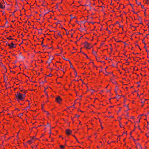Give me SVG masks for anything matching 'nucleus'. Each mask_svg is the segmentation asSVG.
Instances as JSON below:
<instances>
[{
	"instance_id": "53",
	"label": "nucleus",
	"mask_w": 149,
	"mask_h": 149,
	"mask_svg": "<svg viewBox=\"0 0 149 149\" xmlns=\"http://www.w3.org/2000/svg\"><path fill=\"white\" fill-rule=\"evenodd\" d=\"M74 105H73V106H72L71 107H74Z\"/></svg>"
},
{
	"instance_id": "5",
	"label": "nucleus",
	"mask_w": 149,
	"mask_h": 149,
	"mask_svg": "<svg viewBox=\"0 0 149 149\" xmlns=\"http://www.w3.org/2000/svg\"><path fill=\"white\" fill-rule=\"evenodd\" d=\"M84 47H86L87 48V47L89 45H90V44L88 43V42H86L84 43Z\"/></svg>"
},
{
	"instance_id": "19",
	"label": "nucleus",
	"mask_w": 149,
	"mask_h": 149,
	"mask_svg": "<svg viewBox=\"0 0 149 149\" xmlns=\"http://www.w3.org/2000/svg\"><path fill=\"white\" fill-rule=\"evenodd\" d=\"M75 116H76L78 118H79V115H77V114H75Z\"/></svg>"
},
{
	"instance_id": "57",
	"label": "nucleus",
	"mask_w": 149,
	"mask_h": 149,
	"mask_svg": "<svg viewBox=\"0 0 149 149\" xmlns=\"http://www.w3.org/2000/svg\"><path fill=\"white\" fill-rule=\"evenodd\" d=\"M45 112H47V114H49V113L48 112H47V111H45Z\"/></svg>"
},
{
	"instance_id": "63",
	"label": "nucleus",
	"mask_w": 149,
	"mask_h": 149,
	"mask_svg": "<svg viewBox=\"0 0 149 149\" xmlns=\"http://www.w3.org/2000/svg\"><path fill=\"white\" fill-rule=\"evenodd\" d=\"M125 139H124V140H123V141H125Z\"/></svg>"
},
{
	"instance_id": "55",
	"label": "nucleus",
	"mask_w": 149,
	"mask_h": 149,
	"mask_svg": "<svg viewBox=\"0 0 149 149\" xmlns=\"http://www.w3.org/2000/svg\"><path fill=\"white\" fill-rule=\"evenodd\" d=\"M13 73L15 74V72H13Z\"/></svg>"
},
{
	"instance_id": "43",
	"label": "nucleus",
	"mask_w": 149,
	"mask_h": 149,
	"mask_svg": "<svg viewBox=\"0 0 149 149\" xmlns=\"http://www.w3.org/2000/svg\"><path fill=\"white\" fill-rule=\"evenodd\" d=\"M141 103H144V102H143V101H142V102H141Z\"/></svg>"
},
{
	"instance_id": "61",
	"label": "nucleus",
	"mask_w": 149,
	"mask_h": 149,
	"mask_svg": "<svg viewBox=\"0 0 149 149\" xmlns=\"http://www.w3.org/2000/svg\"><path fill=\"white\" fill-rule=\"evenodd\" d=\"M80 111H81V112H83V111H81V110H80Z\"/></svg>"
},
{
	"instance_id": "42",
	"label": "nucleus",
	"mask_w": 149,
	"mask_h": 149,
	"mask_svg": "<svg viewBox=\"0 0 149 149\" xmlns=\"http://www.w3.org/2000/svg\"><path fill=\"white\" fill-rule=\"evenodd\" d=\"M86 57L87 58H88V56L86 55Z\"/></svg>"
},
{
	"instance_id": "49",
	"label": "nucleus",
	"mask_w": 149,
	"mask_h": 149,
	"mask_svg": "<svg viewBox=\"0 0 149 149\" xmlns=\"http://www.w3.org/2000/svg\"><path fill=\"white\" fill-rule=\"evenodd\" d=\"M146 45H145V46L144 47V48H146Z\"/></svg>"
},
{
	"instance_id": "64",
	"label": "nucleus",
	"mask_w": 149,
	"mask_h": 149,
	"mask_svg": "<svg viewBox=\"0 0 149 149\" xmlns=\"http://www.w3.org/2000/svg\"><path fill=\"white\" fill-rule=\"evenodd\" d=\"M139 82H140V81H139V82H137V83L138 84V83H139Z\"/></svg>"
},
{
	"instance_id": "15",
	"label": "nucleus",
	"mask_w": 149,
	"mask_h": 149,
	"mask_svg": "<svg viewBox=\"0 0 149 149\" xmlns=\"http://www.w3.org/2000/svg\"><path fill=\"white\" fill-rule=\"evenodd\" d=\"M142 42L144 44H145V45H146V44L144 42V39L143 40H142Z\"/></svg>"
},
{
	"instance_id": "34",
	"label": "nucleus",
	"mask_w": 149,
	"mask_h": 149,
	"mask_svg": "<svg viewBox=\"0 0 149 149\" xmlns=\"http://www.w3.org/2000/svg\"><path fill=\"white\" fill-rule=\"evenodd\" d=\"M146 136L147 137H148L149 136V135H148L147 134H146Z\"/></svg>"
},
{
	"instance_id": "59",
	"label": "nucleus",
	"mask_w": 149,
	"mask_h": 149,
	"mask_svg": "<svg viewBox=\"0 0 149 149\" xmlns=\"http://www.w3.org/2000/svg\"><path fill=\"white\" fill-rule=\"evenodd\" d=\"M14 12H13V15H14Z\"/></svg>"
},
{
	"instance_id": "9",
	"label": "nucleus",
	"mask_w": 149,
	"mask_h": 149,
	"mask_svg": "<svg viewBox=\"0 0 149 149\" xmlns=\"http://www.w3.org/2000/svg\"><path fill=\"white\" fill-rule=\"evenodd\" d=\"M60 148H63L64 147V146L63 145H60Z\"/></svg>"
},
{
	"instance_id": "31",
	"label": "nucleus",
	"mask_w": 149,
	"mask_h": 149,
	"mask_svg": "<svg viewBox=\"0 0 149 149\" xmlns=\"http://www.w3.org/2000/svg\"><path fill=\"white\" fill-rule=\"evenodd\" d=\"M82 54H84L85 55H86V54H85L84 52H82Z\"/></svg>"
},
{
	"instance_id": "6",
	"label": "nucleus",
	"mask_w": 149,
	"mask_h": 149,
	"mask_svg": "<svg viewBox=\"0 0 149 149\" xmlns=\"http://www.w3.org/2000/svg\"><path fill=\"white\" fill-rule=\"evenodd\" d=\"M0 8L2 9H4L5 8V6H3L2 5L1 3H0Z\"/></svg>"
},
{
	"instance_id": "36",
	"label": "nucleus",
	"mask_w": 149,
	"mask_h": 149,
	"mask_svg": "<svg viewBox=\"0 0 149 149\" xmlns=\"http://www.w3.org/2000/svg\"><path fill=\"white\" fill-rule=\"evenodd\" d=\"M8 21H6V22L5 23V24H8Z\"/></svg>"
},
{
	"instance_id": "23",
	"label": "nucleus",
	"mask_w": 149,
	"mask_h": 149,
	"mask_svg": "<svg viewBox=\"0 0 149 149\" xmlns=\"http://www.w3.org/2000/svg\"><path fill=\"white\" fill-rule=\"evenodd\" d=\"M52 75V74H50L48 76H51Z\"/></svg>"
},
{
	"instance_id": "1",
	"label": "nucleus",
	"mask_w": 149,
	"mask_h": 149,
	"mask_svg": "<svg viewBox=\"0 0 149 149\" xmlns=\"http://www.w3.org/2000/svg\"><path fill=\"white\" fill-rule=\"evenodd\" d=\"M15 96L17 101H19V100H21L22 101L24 100L25 95V94H22L20 93H17L15 95Z\"/></svg>"
},
{
	"instance_id": "17",
	"label": "nucleus",
	"mask_w": 149,
	"mask_h": 149,
	"mask_svg": "<svg viewBox=\"0 0 149 149\" xmlns=\"http://www.w3.org/2000/svg\"><path fill=\"white\" fill-rule=\"evenodd\" d=\"M70 67L71 68H72L73 69H74V68H73V66L72 65H71V66H70Z\"/></svg>"
},
{
	"instance_id": "7",
	"label": "nucleus",
	"mask_w": 149,
	"mask_h": 149,
	"mask_svg": "<svg viewBox=\"0 0 149 149\" xmlns=\"http://www.w3.org/2000/svg\"><path fill=\"white\" fill-rule=\"evenodd\" d=\"M135 1H136V3L137 4H138L139 5H141V2L138 3L137 0H135Z\"/></svg>"
},
{
	"instance_id": "39",
	"label": "nucleus",
	"mask_w": 149,
	"mask_h": 149,
	"mask_svg": "<svg viewBox=\"0 0 149 149\" xmlns=\"http://www.w3.org/2000/svg\"><path fill=\"white\" fill-rule=\"evenodd\" d=\"M6 44L7 45H8V44H9L8 43V42H6Z\"/></svg>"
},
{
	"instance_id": "44",
	"label": "nucleus",
	"mask_w": 149,
	"mask_h": 149,
	"mask_svg": "<svg viewBox=\"0 0 149 149\" xmlns=\"http://www.w3.org/2000/svg\"><path fill=\"white\" fill-rule=\"evenodd\" d=\"M109 117L110 118H113V117L112 116H109Z\"/></svg>"
},
{
	"instance_id": "62",
	"label": "nucleus",
	"mask_w": 149,
	"mask_h": 149,
	"mask_svg": "<svg viewBox=\"0 0 149 149\" xmlns=\"http://www.w3.org/2000/svg\"><path fill=\"white\" fill-rule=\"evenodd\" d=\"M54 19H55V20H56V18H54Z\"/></svg>"
},
{
	"instance_id": "60",
	"label": "nucleus",
	"mask_w": 149,
	"mask_h": 149,
	"mask_svg": "<svg viewBox=\"0 0 149 149\" xmlns=\"http://www.w3.org/2000/svg\"><path fill=\"white\" fill-rule=\"evenodd\" d=\"M139 49H140V50H141V49L140 48V47H139Z\"/></svg>"
},
{
	"instance_id": "32",
	"label": "nucleus",
	"mask_w": 149,
	"mask_h": 149,
	"mask_svg": "<svg viewBox=\"0 0 149 149\" xmlns=\"http://www.w3.org/2000/svg\"><path fill=\"white\" fill-rule=\"evenodd\" d=\"M131 118H132V119H134V116H132L131 117Z\"/></svg>"
},
{
	"instance_id": "46",
	"label": "nucleus",
	"mask_w": 149,
	"mask_h": 149,
	"mask_svg": "<svg viewBox=\"0 0 149 149\" xmlns=\"http://www.w3.org/2000/svg\"><path fill=\"white\" fill-rule=\"evenodd\" d=\"M136 46H138L139 47V45H136Z\"/></svg>"
},
{
	"instance_id": "37",
	"label": "nucleus",
	"mask_w": 149,
	"mask_h": 149,
	"mask_svg": "<svg viewBox=\"0 0 149 149\" xmlns=\"http://www.w3.org/2000/svg\"><path fill=\"white\" fill-rule=\"evenodd\" d=\"M140 119H139V121H137V122L138 123H139L140 122Z\"/></svg>"
},
{
	"instance_id": "8",
	"label": "nucleus",
	"mask_w": 149,
	"mask_h": 149,
	"mask_svg": "<svg viewBox=\"0 0 149 149\" xmlns=\"http://www.w3.org/2000/svg\"><path fill=\"white\" fill-rule=\"evenodd\" d=\"M33 142L32 140H29L28 141V143L30 144L31 143Z\"/></svg>"
},
{
	"instance_id": "22",
	"label": "nucleus",
	"mask_w": 149,
	"mask_h": 149,
	"mask_svg": "<svg viewBox=\"0 0 149 149\" xmlns=\"http://www.w3.org/2000/svg\"><path fill=\"white\" fill-rule=\"evenodd\" d=\"M119 125H120V127H122V125H121V124L120 123H119Z\"/></svg>"
},
{
	"instance_id": "18",
	"label": "nucleus",
	"mask_w": 149,
	"mask_h": 149,
	"mask_svg": "<svg viewBox=\"0 0 149 149\" xmlns=\"http://www.w3.org/2000/svg\"><path fill=\"white\" fill-rule=\"evenodd\" d=\"M148 0H146V2H145V3L146 4H148Z\"/></svg>"
},
{
	"instance_id": "58",
	"label": "nucleus",
	"mask_w": 149,
	"mask_h": 149,
	"mask_svg": "<svg viewBox=\"0 0 149 149\" xmlns=\"http://www.w3.org/2000/svg\"><path fill=\"white\" fill-rule=\"evenodd\" d=\"M143 105H142V106H142V107H143Z\"/></svg>"
},
{
	"instance_id": "16",
	"label": "nucleus",
	"mask_w": 149,
	"mask_h": 149,
	"mask_svg": "<svg viewBox=\"0 0 149 149\" xmlns=\"http://www.w3.org/2000/svg\"><path fill=\"white\" fill-rule=\"evenodd\" d=\"M93 53L94 55H95V54H97L96 52H93Z\"/></svg>"
},
{
	"instance_id": "3",
	"label": "nucleus",
	"mask_w": 149,
	"mask_h": 149,
	"mask_svg": "<svg viewBox=\"0 0 149 149\" xmlns=\"http://www.w3.org/2000/svg\"><path fill=\"white\" fill-rule=\"evenodd\" d=\"M62 100L60 96H58L56 98V100L58 103H60Z\"/></svg>"
},
{
	"instance_id": "21",
	"label": "nucleus",
	"mask_w": 149,
	"mask_h": 149,
	"mask_svg": "<svg viewBox=\"0 0 149 149\" xmlns=\"http://www.w3.org/2000/svg\"><path fill=\"white\" fill-rule=\"evenodd\" d=\"M7 39H9V40H13V38H11L10 39H9V37L7 38Z\"/></svg>"
},
{
	"instance_id": "54",
	"label": "nucleus",
	"mask_w": 149,
	"mask_h": 149,
	"mask_svg": "<svg viewBox=\"0 0 149 149\" xmlns=\"http://www.w3.org/2000/svg\"><path fill=\"white\" fill-rule=\"evenodd\" d=\"M44 105L42 104V108L43 107V106Z\"/></svg>"
},
{
	"instance_id": "26",
	"label": "nucleus",
	"mask_w": 149,
	"mask_h": 149,
	"mask_svg": "<svg viewBox=\"0 0 149 149\" xmlns=\"http://www.w3.org/2000/svg\"><path fill=\"white\" fill-rule=\"evenodd\" d=\"M129 4H130V6H132V7H133V5H132V4H131L130 3H129Z\"/></svg>"
},
{
	"instance_id": "40",
	"label": "nucleus",
	"mask_w": 149,
	"mask_h": 149,
	"mask_svg": "<svg viewBox=\"0 0 149 149\" xmlns=\"http://www.w3.org/2000/svg\"><path fill=\"white\" fill-rule=\"evenodd\" d=\"M16 110H18V111H19V109H18V108H16Z\"/></svg>"
},
{
	"instance_id": "45",
	"label": "nucleus",
	"mask_w": 149,
	"mask_h": 149,
	"mask_svg": "<svg viewBox=\"0 0 149 149\" xmlns=\"http://www.w3.org/2000/svg\"><path fill=\"white\" fill-rule=\"evenodd\" d=\"M119 119H120V120H121L122 119L120 117H119Z\"/></svg>"
},
{
	"instance_id": "30",
	"label": "nucleus",
	"mask_w": 149,
	"mask_h": 149,
	"mask_svg": "<svg viewBox=\"0 0 149 149\" xmlns=\"http://www.w3.org/2000/svg\"><path fill=\"white\" fill-rule=\"evenodd\" d=\"M100 62L102 63H105L104 62V61H101Z\"/></svg>"
},
{
	"instance_id": "47",
	"label": "nucleus",
	"mask_w": 149,
	"mask_h": 149,
	"mask_svg": "<svg viewBox=\"0 0 149 149\" xmlns=\"http://www.w3.org/2000/svg\"><path fill=\"white\" fill-rule=\"evenodd\" d=\"M70 64H71V65H72V64L70 62Z\"/></svg>"
},
{
	"instance_id": "24",
	"label": "nucleus",
	"mask_w": 149,
	"mask_h": 149,
	"mask_svg": "<svg viewBox=\"0 0 149 149\" xmlns=\"http://www.w3.org/2000/svg\"><path fill=\"white\" fill-rule=\"evenodd\" d=\"M74 73H75V76H77V72H76V71H75V72H74Z\"/></svg>"
},
{
	"instance_id": "50",
	"label": "nucleus",
	"mask_w": 149,
	"mask_h": 149,
	"mask_svg": "<svg viewBox=\"0 0 149 149\" xmlns=\"http://www.w3.org/2000/svg\"><path fill=\"white\" fill-rule=\"evenodd\" d=\"M15 22V21H12V22Z\"/></svg>"
},
{
	"instance_id": "25",
	"label": "nucleus",
	"mask_w": 149,
	"mask_h": 149,
	"mask_svg": "<svg viewBox=\"0 0 149 149\" xmlns=\"http://www.w3.org/2000/svg\"><path fill=\"white\" fill-rule=\"evenodd\" d=\"M51 62H48V61H47L46 62H47V63H49V65L50 64V63H51Z\"/></svg>"
},
{
	"instance_id": "51",
	"label": "nucleus",
	"mask_w": 149,
	"mask_h": 149,
	"mask_svg": "<svg viewBox=\"0 0 149 149\" xmlns=\"http://www.w3.org/2000/svg\"><path fill=\"white\" fill-rule=\"evenodd\" d=\"M107 92H110V90H109V91H107Z\"/></svg>"
},
{
	"instance_id": "48",
	"label": "nucleus",
	"mask_w": 149,
	"mask_h": 149,
	"mask_svg": "<svg viewBox=\"0 0 149 149\" xmlns=\"http://www.w3.org/2000/svg\"><path fill=\"white\" fill-rule=\"evenodd\" d=\"M138 33L139 34H141V33H140V32H138Z\"/></svg>"
},
{
	"instance_id": "13",
	"label": "nucleus",
	"mask_w": 149,
	"mask_h": 149,
	"mask_svg": "<svg viewBox=\"0 0 149 149\" xmlns=\"http://www.w3.org/2000/svg\"><path fill=\"white\" fill-rule=\"evenodd\" d=\"M58 35L60 36H61V37H62V36L60 34V32H59L58 33Z\"/></svg>"
},
{
	"instance_id": "29",
	"label": "nucleus",
	"mask_w": 149,
	"mask_h": 149,
	"mask_svg": "<svg viewBox=\"0 0 149 149\" xmlns=\"http://www.w3.org/2000/svg\"><path fill=\"white\" fill-rule=\"evenodd\" d=\"M121 108L120 107H119V110L118 111V112H119L120 111V110H121Z\"/></svg>"
},
{
	"instance_id": "4",
	"label": "nucleus",
	"mask_w": 149,
	"mask_h": 149,
	"mask_svg": "<svg viewBox=\"0 0 149 149\" xmlns=\"http://www.w3.org/2000/svg\"><path fill=\"white\" fill-rule=\"evenodd\" d=\"M72 131L69 129H67L66 130V133L67 135H70L71 134Z\"/></svg>"
},
{
	"instance_id": "10",
	"label": "nucleus",
	"mask_w": 149,
	"mask_h": 149,
	"mask_svg": "<svg viewBox=\"0 0 149 149\" xmlns=\"http://www.w3.org/2000/svg\"><path fill=\"white\" fill-rule=\"evenodd\" d=\"M90 45H88V46L87 47V48H86L87 49H91V47L90 46Z\"/></svg>"
},
{
	"instance_id": "41",
	"label": "nucleus",
	"mask_w": 149,
	"mask_h": 149,
	"mask_svg": "<svg viewBox=\"0 0 149 149\" xmlns=\"http://www.w3.org/2000/svg\"><path fill=\"white\" fill-rule=\"evenodd\" d=\"M146 51L147 52H149V51L147 50L146 49Z\"/></svg>"
},
{
	"instance_id": "35",
	"label": "nucleus",
	"mask_w": 149,
	"mask_h": 149,
	"mask_svg": "<svg viewBox=\"0 0 149 149\" xmlns=\"http://www.w3.org/2000/svg\"><path fill=\"white\" fill-rule=\"evenodd\" d=\"M44 47H47V45H44Z\"/></svg>"
},
{
	"instance_id": "33",
	"label": "nucleus",
	"mask_w": 149,
	"mask_h": 149,
	"mask_svg": "<svg viewBox=\"0 0 149 149\" xmlns=\"http://www.w3.org/2000/svg\"><path fill=\"white\" fill-rule=\"evenodd\" d=\"M132 12H133L134 13H135V12L134 11V9H133V10H132Z\"/></svg>"
},
{
	"instance_id": "28",
	"label": "nucleus",
	"mask_w": 149,
	"mask_h": 149,
	"mask_svg": "<svg viewBox=\"0 0 149 149\" xmlns=\"http://www.w3.org/2000/svg\"><path fill=\"white\" fill-rule=\"evenodd\" d=\"M141 8H144V6H143V5H141Z\"/></svg>"
},
{
	"instance_id": "52",
	"label": "nucleus",
	"mask_w": 149,
	"mask_h": 149,
	"mask_svg": "<svg viewBox=\"0 0 149 149\" xmlns=\"http://www.w3.org/2000/svg\"><path fill=\"white\" fill-rule=\"evenodd\" d=\"M73 136H74V137H75V139H77L76 138L74 135H73Z\"/></svg>"
},
{
	"instance_id": "56",
	"label": "nucleus",
	"mask_w": 149,
	"mask_h": 149,
	"mask_svg": "<svg viewBox=\"0 0 149 149\" xmlns=\"http://www.w3.org/2000/svg\"><path fill=\"white\" fill-rule=\"evenodd\" d=\"M115 92L116 93V94L117 93V91H115Z\"/></svg>"
},
{
	"instance_id": "38",
	"label": "nucleus",
	"mask_w": 149,
	"mask_h": 149,
	"mask_svg": "<svg viewBox=\"0 0 149 149\" xmlns=\"http://www.w3.org/2000/svg\"><path fill=\"white\" fill-rule=\"evenodd\" d=\"M119 23V22H116V24H118Z\"/></svg>"
},
{
	"instance_id": "14",
	"label": "nucleus",
	"mask_w": 149,
	"mask_h": 149,
	"mask_svg": "<svg viewBox=\"0 0 149 149\" xmlns=\"http://www.w3.org/2000/svg\"><path fill=\"white\" fill-rule=\"evenodd\" d=\"M23 115V113H20L18 116V117H19L20 116H22Z\"/></svg>"
},
{
	"instance_id": "27",
	"label": "nucleus",
	"mask_w": 149,
	"mask_h": 149,
	"mask_svg": "<svg viewBox=\"0 0 149 149\" xmlns=\"http://www.w3.org/2000/svg\"><path fill=\"white\" fill-rule=\"evenodd\" d=\"M71 17V18H75V17H72V15H70Z\"/></svg>"
},
{
	"instance_id": "2",
	"label": "nucleus",
	"mask_w": 149,
	"mask_h": 149,
	"mask_svg": "<svg viewBox=\"0 0 149 149\" xmlns=\"http://www.w3.org/2000/svg\"><path fill=\"white\" fill-rule=\"evenodd\" d=\"M8 46L11 48L15 47H16V45L14 44V42H12L11 44H8Z\"/></svg>"
},
{
	"instance_id": "11",
	"label": "nucleus",
	"mask_w": 149,
	"mask_h": 149,
	"mask_svg": "<svg viewBox=\"0 0 149 149\" xmlns=\"http://www.w3.org/2000/svg\"><path fill=\"white\" fill-rule=\"evenodd\" d=\"M41 45H42V47H44V45H43V40H42V43L41 44Z\"/></svg>"
},
{
	"instance_id": "12",
	"label": "nucleus",
	"mask_w": 149,
	"mask_h": 149,
	"mask_svg": "<svg viewBox=\"0 0 149 149\" xmlns=\"http://www.w3.org/2000/svg\"><path fill=\"white\" fill-rule=\"evenodd\" d=\"M49 59L51 61L53 59V57H49Z\"/></svg>"
},
{
	"instance_id": "20",
	"label": "nucleus",
	"mask_w": 149,
	"mask_h": 149,
	"mask_svg": "<svg viewBox=\"0 0 149 149\" xmlns=\"http://www.w3.org/2000/svg\"><path fill=\"white\" fill-rule=\"evenodd\" d=\"M66 61H69V60L68 59H66L65 58H63Z\"/></svg>"
}]
</instances>
